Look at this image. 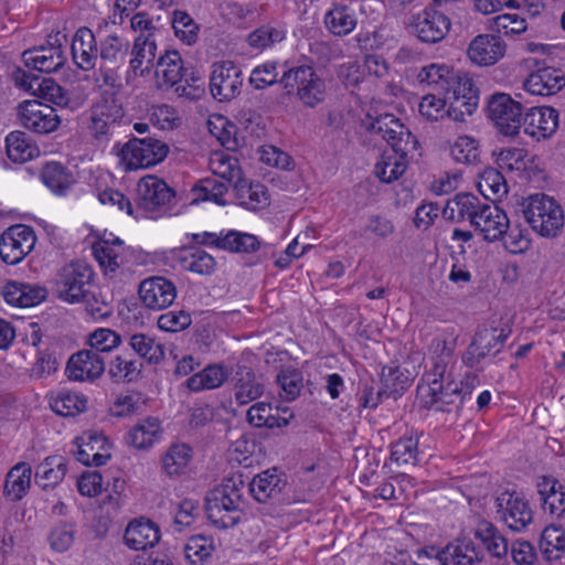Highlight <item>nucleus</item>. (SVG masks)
<instances>
[{"label": "nucleus", "instance_id": "25", "mask_svg": "<svg viewBox=\"0 0 565 565\" xmlns=\"http://www.w3.org/2000/svg\"><path fill=\"white\" fill-rule=\"evenodd\" d=\"M50 42L47 45H41L26 50L22 54L23 62L31 71L41 73H52L64 66L66 56L62 45Z\"/></svg>", "mask_w": 565, "mask_h": 565}, {"label": "nucleus", "instance_id": "12", "mask_svg": "<svg viewBox=\"0 0 565 565\" xmlns=\"http://www.w3.org/2000/svg\"><path fill=\"white\" fill-rule=\"evenodd\" d=\"M489 118L499 131L508 137L519 134L522 125V106L505 93H497L488 103Z\"/></svg>", "mask_w": 565, "mask_h": 565}, {"label": "nucleus", "instance_id": "35", "mask_svg": "<svg viewBox=\"0 0 565 565\" xmlns=\"http://www.w3.org/2000/svg\"><path fill=\"white\" fill-rule=\"evenodd\" d=\"M482 202L472 193H458L447 200L443 209V216L452 222H462L468 220L472 225V218L478 214Z\"/></svg>", "mask_w": 565, "mask_h": 565}, {"label": "nucleus", "instance_id": "38", "mask_svg": "<svg viewBox=\"0 0 565 565\" xmlns=\"http://www.w3.org/2000/svg\"><path fill=\"white\" fill-rule=\"evenodd\" d=\"M161 434L162 427L160 419L149 416L140 420L127 433L126 441L136 449H148L158 441Z\"/></svg>", "mask_w": 565, "mask_h": 565}, {"label": "nucleus", "instance_id": "14", "mask_svg": "<svg viewBox=\"0 0 565 565\" xmlns=\"http://www.w3.org/2000/svg\"><path fill=\"white\" fill-rule=\"evenodd\" d=\"M243 73L232 61H221L212 65L210 90L218 102H228L239 95L243 86Z\"/></svg>", "mask_w": 565, "mask_h": 565}, {"label": "nucleus", "instance_id": "13", "mask_svg": "<svg viewBox=\"0 0 565 565\" xmlns=\"http://www.w3.org/2000/svg\"><path fill=\"white\" fill-rule=\"evenodd\" d=\"M36 243L32 227L15 224L0 236V257L8 265H17L31 253Z\"/></svg>", "mask_w": 565, "mask_h": 565}, {"label": "nucleus", "instance_id": "28", "mask_svg": "<svg viewBox=\"0 0 565 565\" xmlns=\"http://www.w3.org/2000/svg\"><path fill=\"white\" fill-rule=\"evenodd\" d=\"M93 254L106 273H114L129 263L132 252L118 237H103L93 245Z\"/></svg>", "mask_w": 565, "mask_h": 565}, {"label": "nucleus", "instance_id": "57", "mask_svg": "<svg viewBox=\"0 0 565 565\" xmlns=\"http://www.w3.org/2000/svg\"><path fill=\"white\" fill-rule=\"evenodd\" d=\"M286 36L282 28L273 24H263L247 35L248 45L258 51H263L271 45L281 42Z\"/></svg>", "mask_w": 565, "mask_h": 565}, {"label": "nucleus", "instance_id": "16", "mask_svg": "<svg viewBox=\"0 0 565 565\" xmlns=\"http://www.w3.org/2000/svg\"><path fill=\"white\" fill-rule=\"evenodd\" d=\"M498 513L505 525L522 532L533 522L534 513L529 501L516 492H503L497 499Z\"/></svg>", "mask_w": 565, "mask_h": 565}, {"label": "nucleus", "instance_id": "1", "mask_svg": "<svg viewBox=\"0 0 565 565\" xmlns=\"http://www.w3.org/2000/svg\"><path fill=\"white\" fill-rule=\"evenodd\" d=\"M364 125L367 131L380 136L392 148V152H384L374 167V174L381 182L392 183L406 171V157L417 149L418 141L393 114L385 113L375 118L370 117Z\"/></svg>", "mask_w": 565, "mask_h": 565}, {"label": "nucleus", "instance_id": "48", "mask_svg": "<svg viewBox=\"0 0 565 565\" xmlns=\"http://www.w3.org/2000/svg\"><path fill=\"white\" fill-rule=\"evenodd\" d=\"M142 364L127 354H118L108 364V375L115 383H131L138 379Z\"/></svg>", "mask_w": 565, "mask_h": 565}, {"label": "nucleus", "instance_id": "7", "mask_svg": "<svg viewBox=\"0 0 565 565\" xmlns=\"http://www.w3.org/2000/svg\"><path fill=\"white\" fill-rule=\"evenodd\" d=\"M450 19L443 12L426 7L407 15L406 29L423 43H438L450 31Z\"/></svg>", "mask_w": 565, "mask_h": 565}, {"label": "nucleus", "instance_id": "22", "mask_svg": "<svg viewBox=\"0 0 565 565\" xmlns=\"http://www.w3.org/2000/svg\"><path fill=\"white\" fill-rule=\"evenodd\" d=\"M472 220L471 226L479 231L487 242L502 239L509 228L508 215L493 203H482L478 214Z\"/></svg>", "mask_w": 565, "mask_h": 565}, {"label": "nucleus", "instance_id": "3", "mask_svg": "<svg viewBox=\"0 0 565 565\" xmlns=\"http://www.w3.org/2000/svg\"><path fill=\"white\" fill-rule=\"evenodd\" d=\"M522 214L531 228L542 237H556L564 226L561 204L545 193H535L523 200Z\"/></svg>", "mask_w": 565, "mask_h": 565}, {"label": "nucleus", "instance_id": "62", "mask_svg": "<svg viewBox=\"0 0 565 565\" xmlns=\"http://www.w3.org/2000/svg\"><path fill=\"white\" fill-rule=\"evenodd\" d=\"M75 525L60 522L50 532L49 542L51 548L57 553H64L73 545L75 540Z\"/></svg>", "mask_w": 565, "mask_h": 565}, {"label": "nucleus", "instance_id": "43", "mask_svg": "<svg viewBox=\"0 0 565 565\" xmlns=\"http://www.w3.org/2000/svg\"><path fill=\"white\" fill-rule=\"evenodd\" d=\"M476 537L480 540L491 556L501 558L508 554V540L491 522L480 521L476 529Z\"/></svg>", "mask_w": 565, "mask_h": 565}, {"label": "nucleus", "instance_id": "59", "mask_svg": "<svg viewBox=\"0 0 565 565\" xmlns=\"http://www.w3.org/2000/svg\"><path fill=\"white\" fill-rule=\"evenodd\" d=\"M260 242L255 235L230 231L224 235L222 249L233 253H252L259 248Z\"/></svg>", "mask_w": 565, "mask_h": 565}, {"label": "nucleus", "instance_id": "54", "mask_svg": "<svg viewBox=\"0 0 565 565\" xmlns=\"http://www.w3.org/2000/svg\"><path fill=\"white\" fill-rule=\"evenodd\" d=\"M129 347L140 358L150 364H158L164 358L163 347L156 340L145 333H135L129 337Z\"/></svg>", "mask_w": 565, "mask_h": 565}, {"label": "nucleus", "instance_id": "8", "mask_svg": "<svg viewBox=\"0 0 565 565\" xmlns=\"http://www.w3.org/2000/svg\"><path fill=\"white\" fill-rule=\"evenodd\" d=\"M243 481L241 479H226L209 492L205 499V512L209 521L217 529H230L232 519L223 520L220 505H234L245 509L243 499Z\"/></svg>", "mask_w": 565, "mask_h": 565}, {"label": "nucleus", "instance_id": "52", "mask_svg": "<svg viewBox=\"0 0 565 565\" xmlns=\"http://www.w3.org/2000/svg\"><path fill=\"white\" fill-rule=\"evenodd\" d=\"M209 168L214 175L233 184L242 178L238 160L225 152L212 153L209 160Z\"/></svg>", "mask_w": 565, "mask_h": 565}, {"label": "nucleus", "instance_id": "45", "mask_svg": "<svg viewBox=\"0 0 565 565\" xmlns=\"http://www.w3.org/2000/svg\"><path fill=\"white\" fill-rule=\"evenodd\" d=\"M182 269L199 275H211L215 270L216 262L212 255L199 248H185L178 257Z\"/></svg>", "mask_w": 565, "mask_h": 565}, {"label": "nucleus", "instance_id": "11", "mask_svg": "<svg viewBox=\"0 0 565 565\" xmlns=\"http://www.w3.org/2000/svg\"><path fill=\"white\" fill-rule=\"evenodd\" d=\"M418 396L423 407L436 412H450L451 407L460 408L463 404L462 390L458 382L447 381L439 383L431 380L429 383L418 385Z\"/></svg>", "mask_w": 565, "mask_h": 565}, {"label": "nucleus", "instance_id": "42", "mask_svg": "<svg viewBox=\"0 0 565 565\" xmlns=\"http://www.w3.org/2000/svg\"><path fill=\"white\" fill-rule=\"evenodd\" d=\"M282 487V480L274 469L255 476L249 483V491L258 502H267L269 499L277 497Z\"/></svg>", "mask_w": 565, "mask_h": 565}, {"label": "nucleus", "instance_id": "17", "mask_svg": "<svg viewBox=\"0 0 565 565\" xmlns=\"http://www.w3.org/2000/svg\"><path fill=\"white\" fill-rule=\"evenodd\" d=\"M183 61L178 51H166L160 55L154 68L156 83L159 88L175 86V93L180 97L193 98L191 89L180 85L183 77Z\"/></svg>", "mask_w": 565, "mask_h": 565}, {"label": "nucleus", "instance_id": "9", "mask_svg": "<svg viewBox=\"0 0 565 565\" xmlns=\"http://www.w3.org/2000/svg\"><path fill=\"white\" fill-rule=\"evenodd\" d=\"M173 198V190L156 175H146L138 182L137 207L147 217L154 218L163 213Z\"/></svg>", "mask_w": 565, "mask_h": 565}, {"label": "nucleus", "instance_id": "32", "mask_svg": "<svg viewBox=\"0 0 565 565\" xmlns=\"http://www.w3.org/2000/svg\"><path fill=\"white\" fill-rule=\"evenodd\" d=\"M129 70L135 75H145L153 66L157 55V42L154 38L137 35L130 44Z\"/></svg>", "mask_w": 565, "mask_h": 565}, {"label": "nucleus", "instance_id": "26", "mask_svg": "<svg viewBox=\"0 0 565 565\" xmlns=\"http://www.w3.org/2000/svg\"><path fill=\"white\" fill-rule=\"evenodd\" d=\"M97 34L87 26H81L75 32L71 53L74 63L82 71H90L95 68L99 60V40Z\"/></svg>", "mask_w": 565, "mask_h": 565}, {"label": "nucleus", "instance_id": "18", "mask_svg": "<svg viewBox=\"0 0 565 565\" xmlns=\"http://www.w3.org/2000/svg\"><path fill=\"white\" fill-rule=\"evenodd\" d=\"M507 338L508 333H505L503 329H479L462 355V362L469 367L477 366L491 353H499Z\"/></svg>", "mask_w": 565, "mask_h": 565}, {"label": "nucleus", "instance_id": "21", "mask_svg": "<svg viewBox=\"0 0 565 565\" xmlns=\"http://www.w3.org/2000/svg\"><path fill=\"white\" fill-rule=\"evenodd\" d=\"M559 114L550 106L532 107L523 117L524 132L536 141L551 138L557 130Z\"/></svg>", "mask_w": 565, "mask_h": 565}, {"label": "nucleus", "instance_id": "23", "mask_svg": "<svg viewBox=\"0 0 565 565\" xmlns=\"http://www.w3.org/2000/svg\"><path fill=\"white\" fill-rule=\"evenodd\" d=\"M507 44L500 35L479 34L470 42L467 54L469 60L479 66H492L505 54Z\"/></svg>", "mask_w": 565, "mask_h": 565}, {"label": "nucleus", "instance_id": "10", "mask_svg": "<svg viewBox=\"0 0 565 565\" xmlns=\"http://www.w3.org/2000/svg\"><path fill=\"white\" fill-rule=\"evenodd\" d=\"M122 108L114 100L103 98L95 103L88 113L86 130L88 136L97 143H107L110 140L117 121L122 117Z\"/></svg>", "mask_w": 565, "mask_h": 565}, {"label": "nucleus", "instance_id": "47", "mask_svg": "<svg viewBox=\"0 0 565 565\" xmlns=\"http://www.w3.org/2000/svg\"><path fill=\"white\" fill-rule=\"evenodd\" d=\"M192 459V449L186 444H173L162 457V469L170 476H180L185 472Z\"/></svg>", "mask_w": 565, "mask_h": 565}, {"label": "nucleus", "instance_id": "6", "mask_svg": "<svg viewBox=\"0 0 565 565\" xmlns=\"http://www.w3.org/2000/svg\"><path fill=\"white\" fill-rule=\"evenodd\" d=\"M169 152L166 142L151 138H132L127 141L120 152V163L125 170L149 168L162 162Z\"/></svg>", "mask_w": 565, "mask_h": 565}, {"label": "nucleus", "instance_id": "61", "mask_svg": "<svg viewBox=\"0 0 565 565\" xmlns=\"http://www.w3.org/2000/svg\"><path fill=\"white\" fill-rule=\"evenodd\" d=\"M277 383L281 387L284 399L295 401L303 386L302 373L296 369L287 367L277 375Z\"/></svg>", "mask_w": 565, "mask_h": 565}, {"label": "nucleus", "instance_id": "40", "mask_svg": "<svg viewBox=\"0 0 565 565\" xmlns=\"http://www.w3.org/2000/svg\"><path fill=\"white\" fill-rule=\"evenodd\" d=\"M228 372L222 364H209L185 381L186 387L194 393L215 390L227 380Z\"/></svg>", "mask_w": 565, "mask_h": 565}, {"label": "nucleus", "instance_id": "39", "mask_svg": "<svg viewBox=\"0 0 565 565\" xmlns=\"http://www.w3.org/2000/svg\"><path fill=\"white\" fill-rule=\"evenodd\" d=\"M233 186L238 204L248 210L256 211L269 204L267 189L262 183H249L241 178Z\"/></svg>", "mask_w": 565, "mask_h": 565}, {"label": "nucleus", "instance_id": "46", "mask_svg": "<svg viewBox=\"0 0 565 565\" xmlns=\"http://www.w3.org/2000/svg\"><path fill=\"white\" fill-rule=\"evenodd\" d=\"M540 551L547 561H556L565 552V530L559 525L546 526L539 542Z\"/></svg>", "mask_w": 565, "mask_h": 565}, {"label": "nucleus", "instance_id": "5", "mask_svg": "<svg viewBox=\"0 0 565 565\" xmlns=\"http://www.w3.org/2000/svg\"><path fill=\"white\" fill-rule=\"evenodd\" d=\"M94 271L83 262H72L61 268L55 287L60 299L68 303H78L93 297Z\"/></svg>", "mask_w": 565, "mask_h": 565}, {"label": "nucleus", "instance_id": "24", "mask_svg": "<svg viewBox=\"0 0 565 565\" xmlns=\"http://www.w3.org/2000/svg\"><path fill=\"white\" fill-rule=\"evenodd\" d=\"M65 372L72 381L92 382L105 372V362L94 350H82L71 355Z\"/></svg>", "mask_w": 565, "mask_h": 565}, {"label": "nucleus", "instance_id": "29", "mask_svg": "<svg viewBox=\"0 0 565 565\" xmlns=\"http://www.w3.org/2000/svg\"><path fill=\"white\" fill-rule=\"evenodd\" d=\"M523 86L532 95L551 96L565 86V76L561 70L546 66L532 72Z\"/></svg>", "mask_w": 565, "mask_h": 565}, {"label": "nucleus", "instance_id": "4", "mask_svg": "<svg viewBox=\"0 0 565 565\" xmlns=\"http://www.w3.org/2000/svg\"><path fill=\"white\" fill-rule=\"evenodd\" d=\"M279 83L287 94H295L308 107H315L324 99L326 83L311 65L288 67L279 78Z\"/></svg>", "mask_w": 565, "mask_h": 565}, {"label": "nucleus", "instance_id": "49", "mask_svg": "<svg viewBox=\"0 0 565 565\" xmlns=\"http://www.w3.org/2000/svg\"><path fill=\"white\" fill-rule=\"evenodd\" d=\"M66 473V463L56 457H46L36 468L35 483L42 489L60 483Z\"/></svg>", "mask_w": 565, "mask_h": 565}, {"label": "nucleus", "instance_id": "56", "mask_svg": "<svg viewBox=\"0 0 565 565\" xmlns=\"http://www.w3.org/2000/svg\"><path fill=\"white\" fill-rule=\"evenodd\" d=\"M271 404L265 402H257L253 404L246 414V419L249 425L256 428H275L286 426L288 422L271 413Z\"/></svg>", "mask_w": 565, "mask_h": 565}, {"label": "nucleus", "instance_id": "15", "mask_svg": "<svg viewBox=\"0 0 565 565\" xmlns=\"http://www.w3.org/2000/svg\"><path fill=\"white\" fill-rule=\"evenodd\" d=\"M18 118L21 126L40 135L56 130L61 122L56 110L39 100H24L19 104Z\"/></svg>", "mask_w": 565, "mask_h": 565}, {"label": "nucleus", "instance_id": "60", "mask_svg": "<svg viewBox=\"0 0 565 565\" xmlns=\"http://www.w3.org/2000/svg\"><path fill=\"white\" fill-rule=\"evenodd\" d=\"M450 154L459 163L472 164L479 160V148L476 139L460 136L450 148Z\"/></svg>", "mask_w": 565, "mask_h": 565}, {"label": "nucleus", "instance_id": "41", "mask_svg": "<svg viewBox=\"0 0 565 565\" xmlns=\"http://www.w3.org/2000/svg\"><path fill=\"white\" fill-rule=\"evenodd\" d=\"M41 180L57 195H65L75 183L73 173L62 163L54 161L42 168Z\"/></svg>", "mask_w": 565, "mask_h": 565}, {"label": "nucleus", "instance_id": "44", "mask_svg": "<svg viewBox=\"0 0 565 565\" xmlns=\"http://www.w3.org/2000/svg\"><path fill=\"white\" fill-rule=\"evenodd\" d=\"M7 156L10 160L23 163L39 153V148L23 131H12L6 138Z\"/></svg>", "mask_w": 565, "mask_h": 565}, {"label": "nucleus", "instance_id": "63", "mask_svg": "<svg viewBox=\"0 0 565 565\" xmlns=\"http://www.w3.org/2000/svg\"><path fill=\"white\" fill-rule=\"evenodd\" d=\"M445 100H447V117L455 121H463L466 116L472 115L479 103L469 97L448 94H445Z\"/></svg>", "mask_w": 565, "mask_h": 565}, {"label": "nucleus", "instance_id": "50", "mask_svg": "<svg viewBox=\"0 0 565 565\" xmlns=\"http://www.w3.org/2000/svg\"><path fill=\"white\" fill-rule=\"evenodd\" d=\"M50 406L60 416H76L86 409L87 399L83 394L62 391L51 398Z\"/></svg>", "mask_w": 565, "mask_h": 565}, {"label": "nucleus", "instance_id": "27", "mask_svg": "<svg viewBox=\"0 0 565 565\" xmlns=\"http://www.w3.org/2000/svg\"><path fill=\"white\" fill-rule=\"evenodd\" d=\"M438 565H483L482 554L470 541H454L440 550L431 547L430 553Z\"/></svg>", "mask_w": 565, "mask_h": 565}, {"label": "nucleus", "instance_id": "33", "mask_svg": "<svg viewBox=\"0 0 565 565\" xmlns=\"http://www.w3.org/2000/svg\"><path fill=\"white\" fill-rule=\"evenodd\" d=\"M32 468L30 463L20 461L7 473L3 484V495L7 500L17 502L22 500L31 488Z\"/></svg>", "mask_w": 565, "mask_h": 565}, {"label": "nucleus", "instance_id": "53", "mask_svg": "<svg viewBox=\"0 0 565 565\" xmlns=\"http://www.w3.org/2000/svg\"><path fill=\"white\" fill-rule=\"evenodd\" d=\"M184 557L192 565H201L207 561L215 551L213 537L198 534L189 537L184 545Z\"/></svg>", "mask_w": 565, "mask_h": 565}, {"label": "nucleus", "instance_id": "2", "mask_svg": "<svg viewBox=\"0 0 565 565\" xmlns=\"http://www.w3.org/2000/svg\"><path fill=\"white\" fill-rule=\"evenodd\" d=\"M108 22L104 20L96 26V34L99 38V66L97 68V81L103 85L117 87L120 85L119 71L125 66L130 51V41L117 32L103 34Z\"/></svg>", "mask_w": 565, "mask_h": 565}, {"label": "nucleus", "instance_id": "37", "mask_svg": "<svg viewBox=\"0 0 565 565\" xmlns=\"http://www.w3.org/2000/svg\"><path fill=\"white\" fill-rule=\"evenodd\" d=\"M430 350L433 353L431 367L425 375L427 383L431 380H436V382L439 383L450 381L448 369L452 360L454 348L451 343L445 339L435 338L431 342Z\"/></svg>", "mask_w": 565, "mask_h": 565}, {"label": "nucleus", "instance_id": "64", "mask_svg": "<svg viewBox=\"0 0 565 565\" xmlns=\"http://www.w3.org/2000/svg\"><path fill=\"white\" fill-rule=\"evenodd\" d=\"M172 28L174 34L182 42L191 45L198 39V25L192 18L184 11H174Z\"/></svg>", "mask_w": 565, "mask_h": 565}, {"label": "nucleus", "instance_id": "36", "mask_svg": "<svg viewBox=\"0 0 565 565\" xmlns=\"http://www.w3.org/2000/svg\"><path fill=\"white\" fill-rule=\"evenodd\" d=\"M233 391L235 402L247 405L264 394L265 385L250 369L243 366L236 372Z\"/></svg>", "mask_w": 565, "mask_h": 565}, {"label": "nucleus", "instance_id": "20", "mask_svg": "<svg viewBox=\"0 0 565 565\" xmlns=\"http://www.w3.org/2000/svg\"><path fill=\"white\" fill-rule=\"evenodd\" d=\"M138 292L142 303L152 310L168 308L177 297L174 284L162 276H152L142 280Z\"/></svg>", "mask_w": 565, "mask_h": 565}, {"label": "nucleus", "instance_id": "34", "mask_svg": "<svg viewBox=\"0 0 565 565\" xmlns=\"http://www.w3.org/2000/svg\"><path fill=\"white\" fill-rule=\"evenodd\" d=\"M327 30L335 36H347L358 24L355 10L344 3H332L323 18Z\"/></svg>", "mask_w": 565, "mask_h": 565}, {"label": "nucleus", "instance_id": "58", "mask_svg": "<svg viewBox=\"0 0 565 565\" xmlns=\"http://www.w3.org/2000/svg\"><path fill=\"white\" fill-rule=\"evenodd\" d=\"M146 407V398L140 392L129 391L119 394L113 405L110 413L115 417H128L141 413Z\"/></svg>", "mask_w": 565, "mask_h": 565}, {"label": "nucleus", "instance_id": "31", "mask_svg": "<svg viewBox=\"0 0 565 565\" xmlns=\"http://www.w3.org/2000/svg\"><path fill=\"white\" fill-rule=\"evenodd\" d=\"M2 294L12 306L33 307L46 298L47 290L38 284L11 280L4 285Z\"/></svg>", "mask_w": 565, "mask_h": 565}, {"label": "nucleus", "instance_id": "30", "mask_svg": "<svg viewBox=\"0 0 565 565\" xmlns=\"http://www.w3.org/2000/svg\"><path fill=\"white\" fill-rule=\"evenodd\" d=\"M160 530L149 519L140 518L131 521L126 527L125 544L134 551H146L158 544Z\"/></svg>", "mask_w": 565, "mask_h": 565}, {"label": "nucleus", "instance_id": "51", "mask_svg": "<svg viewBox=\"0 0 565 565\" xmlns=\"http://www.w3.org/2000/svg\"><path fill=\"white\" fill-rule=\"evenodd\" d=\"M417 78L420 83L435 86L445 93L455 78V71L445 63H431L419 71Z\"/></svg>", "mask_w": 565, "mask_h": 565}, {"label": "nucleus", "instance_id": "55", "mask_svg": "<svg viewBox=\"0 0 565 565\" xmlns=\"http://www.w3.org/2000/svg\"><path fill=\"white\" fill-rule=\"evenodd\" d=\"M391 459L398 466H415L418 462V436L404 435L392 444Z\"/></svg>", "mask_w": 565, "mask_h": 565}, {"label": "nucleus", "instance_id": "19", "mask_svg": "<svg viewBox=\"0 0 565 565\" xmlns=\"http://www.w3.org/2000/svg\"><path fill=\"white\" fill-rule=\"evenodd\" d=\"M74 456L85 466L100 467L110 459V444L100 433L87 431L74 440Z\"/></svg>", "mask_w": 565, "mask_h": 565}]
</instances>
